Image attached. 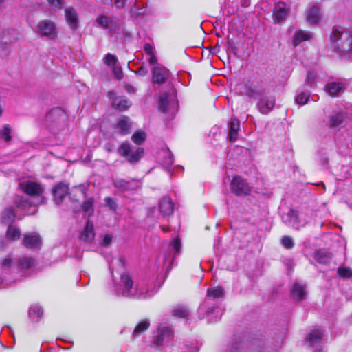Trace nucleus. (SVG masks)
Segmentation results:
<instances>
[{"instance_id": "obj_1", "label": "nucleus", "mask_w": 352, "mask_h": 352, "mask_svg": "<svg viewBox=\"0 0 352 352\" xmlns=\"http://www.w3.org/2000/svg\"><path fill=\"white\" fill-rule=\"evenodd\" d=\"M330 41L334 50L346 54L352 49V35L342 28H333L330 34Z\"/></svg>"}, {"instance_id": "obj_2", "label": "nucleus", "mask_w": 352, "mask_h": 352, "mask_svg": "<svg viewBox=\"0 0 352 352\" xmlns=\"http://www.w3.org/2000/svg\"><path fill=\"white\" fill-rule=\"evenodd\" d=\"M47 126L54 133L65 129L67 125V115L61 108H54L46 116Z\"/></svg>"}, {"instance_id": "obj_3", "label": "nucleus", "mask_w": 352, "mask_h": 352, "mask_svg": "<svg viewBox=\"0 0 352 352\" xmlns=\"http://www.w3.org/2000/svg\"><path fill=\"white\" fill-rule=\"evenodd\" d=\"M120 283L123 286L122 289H117V294L125 297L141 298L144 297L143 292L139 290L136 287H133V282L131 276L128 273H124L120 277Z\"/></svg>"}, {"instance_id": "obj_4", "label": "nucleus", "mask_w": 352, "mask_h": 352, "mask_svg": "<svg viewBox=\"0 0 352 352\" xmlns=\"http://www.w3.org/2000/svg\"><path fill=\"white\" fill-rule=\"evenodd\" d=\"M244 91L248 97L258 99L268 94L269 89L261 80H249L244 85Z\"/></svg>"}, {"instance_id": "obj_5", "label": "nucleus", "mask_w": 352, "mask_h": 352, "mask_svg": "<svg viewBox=\"0 0 352 352\" xmlns=\"http://www.w3.org/2000/svg\"><path fill=\"white\" fill-rule=\"evenodd\" d=\"M35 32L42 37L55 39L58 36L56 24L49 19L40 21L35 29Z\"/></svg>"}, {"instance_id": "obj_6", "label": "nucleus", "mask_w": 352, "mask_h": 352, "mask_svg": "<svg viewBox=\"0 0 352 352\" xmlns=\"http://www.w3.org/2000/svg\"><path fill=\"white\" fill-rule=\"evenodd\" d=\"M118 153L122 157H126L128 162L135 164L143 157L144 151L141 147L136 148L133 151L130 143L124 142L119 146Z\"/></svg>"}, {"instance_id": "obj_7", "label": "nucleus", "mask_w": 352, "mask_h": 352, "mask_svg": "<svg viewBox=\"0 0 352 352\" xmlns=\"http://www.w3.org/2000/svg\"><path fill=\"white\" fill-rule=\"evenodd\" d=\"M230 189L238 197L250 196L252 190L246 179L239 175L233 177L230 182Z\"/></svg>"}, {"instance_id": "obj_8", "label": "nucleus", "mask_w": 352, "mask_h": 352, "mask_svg": "<svg viewBox=\"0 0 352 352\" xmlns=\"http://www.w3.org/2000/svg\"><path fill=\"white\" fill-rule=\"evenodd\" d=\"M20 189L28 195L32 197L42 196L44 188L40 183L34 181H25L19 183Z\"/></svg>"}, {"instance_id": "obj_9", "label": "nucleus", "mask_w": 352, "mask_h": 352, "mask_svg": "<svg viewBox=\"0 0 352 352\" xmlns=\"http://www.w3.org/2000/svg\"><path fill=\"white\" fill-rule=\"evenodd\" d=\"M290 13V8L285 3L279 1L276 3L273 10V20L274 23H280L287 18Z\"/></svg>"}, {"instance_id": "obj_10", "label": "nucleus", "mask_w": 352, "mask_h": 352, "mask_svg": "<svg viewBox=\"0 0 352 352\" xmlns=\"http://www.w3.org/2000/svg\"><path fill=\"white\" fill-rule=\"evenodd\" d=\"M256 107L262 114H268L274 107L276 99L272 96L266 94L265 96L258 98Z\"/></svg>"}, {"instance_id": "obj_11", "label": "nucleus", "mask_w": 352, "mask_h": 352, "mask_svg": "<svg viewBox=\"0 0 352 352\" xmlns=\"http://www.w3.org/2000/svg\"><path fill=\"white\" fill-rule=\"evenodd\" d=\"M283 221L289 226L296 229H299L301 226H304L307 223V221L302 220L298 215L297 211L290 209L288 212L283 217Z\"/></svg>"}, {"instance_id": "obj_12", "label": "nucleus", "mask_w": 352, "mask_h": 352, "mask_svg": "<svg viewBox=\"0 0 352 352\" xmlns=\"http://www.w3.org/2000/svg\"><path fill=\"white\" fill-rule=\"evenodd\" d=\"M16 211L23 212L25 215L34 214L37 211V204L31 199H17L16 201Z\"/></svg>"}, {"instance_id": "obj_13", "label": "nucleus", "mask_w": 352, "mask_h": 352, "mask_svg": "<svg viewBox=\"0 0 352 352\" xmlns=\"http://www.w3.org/2000/svg\"><path fill=\"white\" fill-rule=\"evenodd\" d=\"M108 96L111 100L113 107L119 111H124L127 110L130 106L131 102L125 97L117 96L113 91L108 92Z\"/></svg>"}, {"instance_id": "obj_14", "label": "nucleus", "mask_w": 352, "mask_h": 352, "mask_svg": "<svg viewBox=\"0 0 352 352\" xmlns=\"http://www.w3.org/2000/svg\"><path fill=\"white\" fill-rule=\"evenodd\" d=\"M153 81L159 85L164 84L170 76L169 71L163 66H156L153 68Z\"/></svg>"}, {"instance_id": "obj_15", "label": "nucleus", "mask_w": 352, "mask_h": 352, "mask_svg": "<svg viewBox=\"0 0 352 352\" xmlns=\"http://www.w3.org/2000/svg\"><path fill=\"white\" fill-rule=\"evenodd\" d=\"M173 338L172 330L167 327L158 329L157 334L155 337L154 343L160 346L170 341Z\"/></svg>"}, {"instance_id": "obj_16", "label": "nucleus", "mask_w": 352, "mask_h": 352, "mask_svg": "<svg viewBox=\"0 0 352 352\" xmlns=\"http://www.w3.org/2000/svg\"><path fill=\"white\" fill-rule=\"evenodd\" d=\"M117 133L122 135L129 134L131 129V122L129 117L123 116L113 125Z\"/></svg>"}, {"instance_id": "obj_17", "label": "nucleus", "mask_w": 352, "mask_h": 352, "mask_svg": "<svg viewBox=\"0 0 352 352\" xmlns=\"http://www.w3.org/2000/svg\"><path fill=\"white\" fill-rule=\"evenodd\" d=\"M344 120V113L340 111H334L329 116L326 124L331 129H337L341 126Z\"/></svg>"}, {"instance_id": "obj_18", "label": "nucleus", "mask_w": 352, "mask_h": 352, "mask_svg": "<svg viewBox=\"0 0 352 352\" xmlns=\"http://www.w3.org/2000/svg\"><path fill=\"white\" fill-rule=\"evenodd\" d=\"M13 31L5 30L0 35V49L7 51L12 43L16 41Z\"/></svg>"}, {"instance_id": "obj_19", "label": "nucleus", "mask_w": 352, "mask_h": 352, "mask_svg": "<svg viewBox=\"0 0 352 352\" xmlns=\"http://www.w3.org/2000/svg\"><path fill=\"white\" fill-rule=\"evenodd\" d=\"M176 104L175 96L168 93L162 94L160 98V108L164 113L169 111L170 107Z\"/></svg>"}, {"instance_id": "obj_20", "label": "nucleus", "mask_w": 352, "mask_h": 352, "mask_svg": "<svg viewBox=\"0 0 352 352\" xmlns=\"http://www.w3.org/2000/svg\"><path fill=\"white\" fill-rule=\"evenodd\" d=\"M51 191L54 198H65L70 194L69 184L63 182L57 183Z\"/></svg>"}, {"instance_id": "obj_21", "label": "nucleus", "mask_w": 352, "mask_h": 352, "mask_svg": "<svg viewBox=\"0 0 352 352\" xmlns=\"http://www.w3.org/2000/svg\"><path fill=\"white\" fill-rule=\"evenodd\" d=\"M23 245L30 249L38 248L41 245V239L37 233L25 234L23 239Z\"/></svg>"}, {"instance_id": "obj_22", "label": "nucleus", "mask_w": 352, "mask_h": 352, "mask_svg": "<svg viewBox=\"0 0 352 352\" xmlns=\"http://www.w3.org/2000/svg\"><path fill=\"white\" fill-rule=\"evenodd\" d=\"M240 128V122L236 118H232L229 123V140L234 142L238 138V131Z\"/></svg>"}, {"instance_id": "obj_23", "label": "nucleus", "mask_w": 352, "mask_h": 352, "mask_svg": "<svg viewBox=\"0 0 352 352\" xmlns=\"http://www.w3.org/2000/svg\"><path fill=\"white\" fill-rule=\"evenodd\" d=\"M65 18L72 29H76L78 25V19L76 10L72 8L65 9Z\"/></svg>"}, {"instance_id": "obj_24", "label": "nucleus", "mask_w": 352, "mask_h": 352, "mask_svg": "<svg viewBox=\"0 0 352 352\" xmlns=\"http://www.w3.org/2000/svg\"><path fill=\"white\" fill-rule=\"evenodd\" d=\"M312 38V34L310 32L298 30L295 32L292 43L294 46L296 47L302 41H309Z\"/></svg>"}, {"instance_id": "obj_25", "label": "nucleus", "mask_w": 352, "mask_h": 352, "mask_svg": "<svg viewBox=\"0 0 352 352\" xmlns=\"http://www.w3.org/2000/svg\"><path fill=\"white\" fill-rule=\"evenodd\" d=\"M159 208L164 216L170 215L173 212L174 204L171 199H161Z\"/></svg>"}, {"instance_id": "obj_26", "label": "nucleus", "mask_w": 352, "mask_h": 352, "mask_svg": "<svg viewBox=\"0 0 352 352\" xmlns=\"http://www.w3.org/2000/svg\"><path fill=\"white\" fill-rule=\"evenodd\" d=\"M95 236L94 224L91 221H87V225L81 234L80 239L86 242L91 241Z\"/></svg>"}, {"instance_id": "obj_27", "label": "nucleus", "mask_w": 352, "mask_h": 352, "mask_svg": "<svg viewBox=\"0 0 352 352\" xmlns=\"http://www.w3.org/2000/svg\"><path fill=\"white\" fill-rule=\"evenodd\" d=\"M322 338V332L318 329H313L306 337V341L312 346L319 343Z\"/></svg>"}, {"instance_id": "obj_28", "label": "nucleus", "mask_w": 352, "mask_h": 352, "mask_svg": "<svg viewBox=\"0 0 352 352\" xmlns=\"http://www.w3.org/2000/svg\"><path fill=\"white\" fill-rule=\"evenodd\" d=\"M321 19L320 9L316 6L312 7L308 12L307 20L310 24L318 23Z\"/></svg>"}, {"instance_id": "obj_29", "label": "nucleus", "mask_w": 352, "mask_h": 352, "mask_svg": "<svg viewBox=\"0 0 352 352\" xmlns=\"http://www.w3.org/2000/svg\"><path fill=\"white\" fill-rule=\"evenodd\" d=\"M292 295L294 298L301 300L305 298L306 291L305 286L298 283H294L292 289Z\"/></svg>"}, {"instance_id": "obj_30", "label": "nucleus", "mask_w": 352, "mask_h": 352, "mask_svg": "<svg viewBox=\"0 0 352 352\" xmlns=\"http://www.w3.org/2000/svg\"><path fill=\"white\" fill-rule=\"evenodd\" d=\"M17 265L19 269L21 270H25L34 267L35 265V261L32 257L22 256L19 258Z\"/></svg>"}, {"instance_id": "obj_31", "label": "nucleus", "mask_w": 352, "mask_h": 352, "mask_svg": "<svg viewBox=\"0 0 352 352\" xmlns=\"http://www.w3.org/2000/svg\"><path fill=\"white\" fill-rule=\"evenodd\" d=\"M325 90L330 96H334L343 90V85L338 82H330L326 85Z\"/></svg>"}, {"instance_id": "obj_32", "label": "nucleus", "mask_w": 352, "mask_h": 352, "mask_svg": "<svg viewBox=\"0 0 352 352\" xmlns=\"http://www.w3.org/2000/svg\"><path fill=\"white\" fill-rule=\"evenodd\" d=\"M316 260L322 264H327L331 258V254L324 250H319L315 254Z\"/></svg>"}, {"instance_id": "obj_33", "label": "nucleus", "mask_w": 352, "mask_h": 352, "mask_svg": "<svg viewBox=\"0 0 352 352\" xmlns=\"http://www.w3.org/2000/svg\"><path fill=\"white\" fill-rule=\"evenodd\" d=\"M172 314L175 317L186 318L189 316L190 311L186 307L177 305L173 309Z\"/></svg>"}, {"instance_id": "obj_34", "label": "nucleus", "mask_w": 352, "mask_h": 352, "mask_svg": "<svg viewBox=\"0 0 352 352\" xmlns=\"http://www.w3.org/2000/svg\"><path fill=\"white\" fill-rule=\"evenodd\" d=\"M43 313V309L37 305H32L29 310L30 317L34 321H38V320L42 316Z\"/></svg>"}, {"instance_id": "obj_35", "label": "nucleus", "mask_w": 352, "mask_h": 352, "mask_svg": "<svg viewBox=\"0 0 352 352\" xmlns=\"http://www.w3.org/2000/svg\"><path fill=\"white\" fill-rule=\"evenodd\" d=\"M150 326L149 320L147 319L140 321L135 327L133 336H138L145 331Z\"/></svg>"}, {"instance_id": "obj_36", "label": "nucleus", "mask_w": 352, "mask_h": 352, "mask_svg": "<svg viewBox=\"0 0 352 352\" xmlns=\"http://www.w3.org/2000/svg\"><path fill=\"white\" fill-rule=\"evenodd\" d=\"M20 235L21 232L19 228L12 226H10L8 228L6 236L8 239L12 241H16L19 239Z\"/></svg>"}, {"instance_id": "obj_37", "label": "nucleus", "mask_w": 352, "mask_h": 352, "mask_svg": "<svg viewBox=\"0 0 352 352\" xmlns=\"http://www.w3.org/2000/svg\"><path fill=\"white\" fill-rule=\"evenodd\" d=\"M0 138L6 142H9L12 140L11 128L9 124H4L0 129Z\"/></svg>"}, {"instance_id": "obj_38", "label": "nucleus", "mask_w": 352, "mask_h": 352, "mask_svg": "<svg viewBox=\"0 0 352 352\" xmlns=\"http://www.w3.org/2000/svg\"><path fill=\"white\" fill-rule=\"evenodd\" d=\"M146 134L143 131H138L132 135V140L136 144H142L146 140Z\"/></svg>"}, {"instance_id": "obj_39", "label": "nucleus", "mask_w": 352, "mask_h": 352, "mask_svg": "<svg viewBox=\"0 0 352 352\" xmlns=\"http://www.w3.org/2000/svg\"><path fill=\"white\" fill-rule=\"evenodd\" d=\"M80 210L85 214H87L89 217L91 215L94 210L92 199L85 201L80 207Z\"/></svg>"}, {"instance_id": "obj_40", "label": "nucleus", "mask_w": 352, "mask_h": 352, "mask_svg": "<svg viewBox=\"0 0 352 352\" xmlns=\"http://www.w3.org/2000/svg\"><path fill=\"white\" fill-rule=\"evenodd\" d=\"M208 296L219 298L223 296V289L220 287L209 288L207 291Z\"/></svg>"}, {"instance_id": "obj_41", "label": "nucleus", "mask_w": 352, "mask_h": 352, "mask_svg": "<svg viewBox=\"0 0 352 352\" xmlns=\"http://www.w3.org/2000/svg\"><path fill=\"white\" fill-rule=\"evenodd\" d=\"M96 23L104 29L109 28L111 23V19L105 15H100L96 19Z\"/></svg>"}, {"instance_id": "obj_42", "label": "nucleus", "mask_w": 352, "mask_h": 352, "mask_svg": "<svg viewBox=\"0 0 352 352\" xmlns=\"http://www.w3.org/2000/svg\"><path fill=\"white\" fill-rule=\"evenodd\" d=\"M17 212L12 207H9L3 211V219L8 221H12L16 217Z\"/></svg>"}, {"instance_id": "obj_43", "label": "nucleus", "mask_w": 352, "mask_h": 352, "mask_svg": "<svg viewBox=\"0 0 352 352\" xmlns=\"http://www.w3.org/2000/svg\"><path fill=\"white\" fill-rule=\"evenodd\" d=\"M310 95L308 92H300L298 93L295 101L298 104L303 105L307 103Z\"/></svg>"}, {"instance_id": "obj_44", "label": "nucleus", "mask_w": 352, "mask_h": 352, "mask_svg": "<svg viewBox=\"0 0 352 352\" xmlns=\"http://www.w3.org/2000/svg\"><path fill=\"white\" fill-rule=\"evenodd\" d=\"M174 260V257L170 251H168L164 254V263L166 270H170L172 268V263Z\"/></svg>"}, {"instance_id": "obj_45", "label": "nucleus", "mask_w": 352, "mask_h": 352, "mask_svg": "<svg viewBox=\"0 0 352 352\" xmlns=\"http://www.w3.org/2000/svg\"><path fill=\"white\" fill-rule=\"evenodd\" d=\"M104 63L108 66H114L117 64L118 59L116 56L108 53L103 58Z\"/></svg>"}, {"instance_id": "obj_46", "label": "nucleus", "mask_w": 352, "mask_h": 352, "mask_svg": "<svg viewBox=\"0 0 352 352\" xmlns=\"http://www.w3.org/2000/svg\"><path fill=\"white\" fill-rule=\"evenodd\" d=\"M338 274L342 278L352 277V270L349 267H340L338 270Z\"/></svg>"}, {"instance_id": "obj_47", "label": "nucleus", "mask_w": 352, "mask_h": 352, "mask_svg": "<svg viewBox=\"0 0 352 352\" xmlns=\"http://www.w3.org/2000/svg\"><path fill=\"white\" fill-rule=\"evenodd\" d=\"M281 243L287 249H291L294 245L292 238L289 236H284L281 239Z\"/></svg>"}, {"instance_id": "obj_48", "label": "nucleus", "mask_w": 352, "mask_h": 352, "mask_svg": "<svg viewBox=\"0 0 352 352\" xmlns=\"http://www.w3.org/2000/svg\"><path fill=\"white\" fill-rule=\"evenodd\" d=\"M170 248L175 251V256H176L177 254L180 252L181 249V241L179 239H175L171 244H170Z\"/></svg>"}, {"instance_id": "obj_49", "label": "nucleus", "mask_w": 352, "mask_h": 352, "mask_svg": "<svg viewBox=\"0 0 352 352\" xmlns=\"http://www.w3.org/2000/svg\"><path fill=\"white\" fill-rule=\"evenodd\" d=\"M13 264V261L10 257L5 258L1 263V267L3 270H9Z\"/></svg>"}, {"instance_id": "obj_50", "label": "nucleus", "mask_w": 352, "mask_h": 352, "mask_svg": "<svg viewBox=\"0 0 352 352\" xmlns=\"http://www.w3.org/2000/svg\"><path fill=\"white\" fill-rule=\"evenodd\" d=\"M316 78V75L314 72H309L307 74L306 78V84L309 86L312 87L315 83V80Z\"/></svg>"}, {"instance_id": "obj_51", "label": "nucleus", "mask_w": 352, "mask_h": 352, "mask_svg": "<svg viewBox=\"0 0 352 352\" xmlns=\"http://www.w3.org/2000/svg\"><path fill=\"white\" fill-rule=\"evenodd\" d=\"M47 2L50 6L54 10L60 8L63 4L62 0H47Z\"/></svg>"}, {"instance_id": "obj_52", "label": "nucleus", "mask_w": 352, "mask_h": 352, "mask_svg": "<svg viewBox=\"0 0 352 352\" xmlns=\"http://www.w3.org/2000/svg\"><path fill=\"white\" fill-rule=\"evenodd\" d=\"M228 352H242L241 343L239 342H236L232 343L228 348Z\"/></svg>"}, {"instance_id": "obj_53", "label": "nucleus", "mask_w": 352, "mask_h": 352, "mask_svg": "<svg viewBox=\"0 0 352 352\" xmlns=\"http://www.w3.org/2000/svg\"><path fill=\"white\" fill-rule=\"evenodd\" d=\"M113 72L118 79L122 78V70L120 66L115 65L113 66Z\"/></svg>"}, {"instance_id": "obj_54", "label": "nucleus", "mask_w": 352, "mask_h": 352, "mask_svg": "<svg viewBox=\"0 0 352 352\" xmlns=\"http://www.w3.org/2000/svg\"><path fill=\"white\" fill-rule=\"evenodd\" d=\"M126 1V0H109V2L111 3H113L115 6L118 9L123 8L125 6Z\"/></svg>"}, {"instance_id": "obj_55", "label": "nucleus", "mask_w": 352, "mask_h": 352, "mask_svg": "<svg viewBox=\"0 0 352 352\" xmlns=\"http://www.w3.org/2000/svg\"><path fill=\"white\" fill-rule=\"evenodd\" d=\"M144 50L148 56L155 54V48L149 43L144 45Z\"/></svg>"}, {"instance_id": "obj_56", "label": "nucleus", "mask_w": 352, "mask_h": 352, "mask_svg": "<svg viewBox=\"0 0 352 352\" xmlns=\"http://www.w3.org/2000/svg\"><path fill=\"white\" fill-rule=\"evenodd\" d=\"M148 61L151 65L153 66V67L158 66L157 65V59L155 54H153L152 55H149V58H148Z\"/></svg>"}, {"instance_id": "obj_57", "label": "nucleus", "mask_w": 352, "mask_h": 352, "mask_svg": "<svg viewBox=\"0 0 352 352\" xmlns=\"http://www.w3.org/2000/svg\"><path fill=\"white\" fill-rule=\"evenodd\" d=\"M106 205L111 210H116V204L114 199H106Z\"/></svg>"}, {"instance_id": "obj_58", "label": "nucleus", "mask_w": 352, "mask_h": 352, "mask_svg": "<svg viewBox=\"0 0 352 352\" xmlns=\"http://www.w3.org/2000/svg\"><path fill=\"white\" fill-rule=\"evenodd\" d=\"M147 73H148V70H147L146 67L144 66H141L136 71V74L140 76H145Z\"/></svg>"}, {"instance_id": "obj_59", "label": "nucleus", "mask_w": 352, "mask_h": 352, "mask_svg": "<svg viewBox=\"0 0 352 352\" xmlns=\"http://www.w3.org/2000/svg\"><path fill=\"white\" fill-rule=\"evenodd\" d=\"M75 189L76 190L80 192V193L82 194V196H83V197H86L87 196L86 187L85 186L80 185V186L76 187Z\"/></svg>"}, {"instance_id": "obj_60", "label": "nucleus", "mask_w": 352, "mask_h": 352, "mask_svg": "<svg viewBox=\"0 0 352 352\" xmlns=\"http://www.w3.org/2000/svg\"><path fill=\"white\" fill-rule=\"evenodd\" d=\"M111 236H109V235H105L104 239H103V241H102V245L104 246H107L108 245H109L111 242Z\"/></svg>"}, {"instance_id": "obj_61", "label": "nucleus", "mask_w": 352, "mask_h": 352, "mask_svg": "<svg viewBox=\"0 0 352 352\" xmlns=\"http://www.w3.org/2000/svg\"><path fill=\"white\" fill-rule=\"evenodd\" d=\"M124 88L129 93H133L135 91V88L130 85H126Z\"/></svg>"}, {"instance_id": "obj_62", "label": "nucleus", "mask_w": 352, "mask_h": 352, "mask_svg": "<svg viewBox=\"0 0 352 352\" xmlns=\"http://www.w3.org/2000/svg\"><path fill=\"white\" fill-rule=\"evenodd\" d=\"M228 49L230 52H233L234 54H236V48L230 42H228Z\"/></svg>"}, {"instance_id": "obj_63", "label": "nucleus", "mask_w": 352, "mask_h": 352, "mask_svg": "<svg viewBox=\"0 0 352 352\" xmlns=\"http://www.w3.org/2000/svg\"><path fill=\"white\" fill-rule=\"evenodd\" d=\"M281 342H277L276 345L273 348V349L276 350L277 349L280 348L281 346Z\"/></svg>"}, {"instance_id": "obj_64", "label": "nucleus", "mask_w": 352, "mask_h": 352, "mask_svg": "<svg viewBox=\"0 0 352 352\" xmlns=\"http://www.w3.org/2000/svg\"><path fill=\"white\" fill-rule=\"evenodd\" d=\"M105 148H106V149H107L108 151H109V152H111V146H110V145H109V144H107V145L105 146Z\"/></svg>"}]
</instances>
